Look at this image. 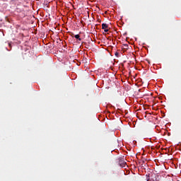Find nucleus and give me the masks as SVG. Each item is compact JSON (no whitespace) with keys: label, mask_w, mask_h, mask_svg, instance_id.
Instances as JSON below:
<instances>
[{"label":"nucleus","mask_w":181,"mask_h":181,"mask_svg":"<svg viewBox=\"0 0 181 181\" xmlns=\"http://www.w3.org/2000/svg\"><path fill=\"white\" fill-rule=\"evenodd\" d=\"M126 165H127V163H125V161L124 160V158L119 159V166H121V168L125 167Z\"/></svg>","instance_id":"nucleus-1"},{"label":"nucleus","mask_w":181,"mask_h":181,"mask_svg":"<svg viewBox=\"0 0 181 181\" xmlns=\"http://www.w3.org/2000/svg\"><path fill=\"white\" fill-rule=\"evenodd\" d=\"M101 27H102V29H103V30L108 29V25H107V24H105V23H103V24L101 25Z\"/></svg>","instance_id":"nucleus-2"},{"label":"nucleus","mask_w":181,"mask_h":181,"mask_svg":"<svg viewBox=\"0 0 181 181\" xmlns=\"http://www.w3.org/2000/svg\"><path fill=\"white\" fill-rule=\"evenodd\" d=\"M74 38L78 40V41H81V38H80V35H74Z\"/></svg>","instance_id":"nucleus-3"},{"label":"nucleus","mask_w":181,"mask_h":181,"mask_svg":"<svg viewBox=\"0 0 181 181\" xmlns=\"http://www.w3.org/2000/svg\"><path fill=\"white\" fill-rule=\"evenodd\" d=\"M105 33H108V29H104Z\"/></svg>","instance_id":"nucleus-4"},{"label":"nucleus","mask_w":181,"mask_h":181,"mask_svg":"<svg viewBox=\"0 0 181 181\" xmlns=\"http://www.w3.org/2000/svg\"><path fill=\"white\" fill-rule=\"evenodd\" d=\"M125 47H128V45H124Z\"/></svg>","instance_id":"nucleus-5"},{"label":"nucleus","mask_w":181,"mask_h":181,"mask_svg":"<svg viewBox=\"0 0 181 181\" xmlns=\"http://www.w3.org/2000/svg\"><path fill=\"white\" fill-rule=\"evenodd\" d=\"M115 55H118V53L117 52V53H115Z\"/></svg>","instance_id":"nucleus-6"}]
</instances>
